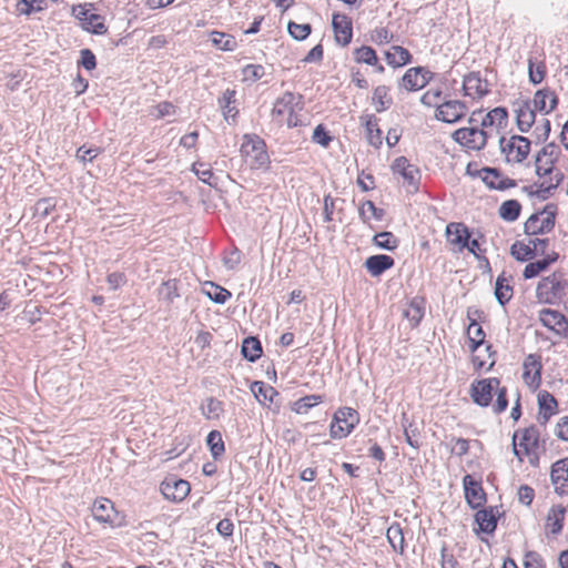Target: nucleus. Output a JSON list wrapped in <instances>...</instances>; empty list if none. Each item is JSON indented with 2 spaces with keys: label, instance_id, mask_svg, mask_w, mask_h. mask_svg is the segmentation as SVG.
<instances>
[{
  "label": "nucleus",
  "instance_id": "1",
  "mask_svg": "<svg viewBox=\"0 0 568 568\" xmlns=\"http://www.w3.org/2000/svg\"><path fill=\"white\" fill-rule=\"evenodd\" d=\"M493 394L497 396L493 410L495 414H501L508 407V399L507 388L500 386L499 378L489 377L474 381L470 385V397L473 402L480 407H487L491 404Z\"/></svg>",
  "mask_w": 568,
  "mask_h": 568
},
{
  "label": "nucleus",
  "instance_id": "2",
  "mask_svg": "<svg viewBox=\"0 0 568 568\" xmlns=\"http://www.w3.org/2000/svg\"><path fill=\"white\" fill-rule=\"evenodd\" d=\"M567 282L561 273L555 272L542 277L536 287V297L542 304H556L561 300Z\"/></svg>",
  "mask_w": 568,
  "mask_h": 568
},
{
  "label": "nucleus",
  "instance_id": "3",
  "mask_svg": "<svg viewBox=\"0 0 568 568\" xmlns=\"http://www.w3.org/2000/svg\"><path fill=\"white\" fill-rule=\"evenodd\" d=\"M557 205L548 203L545 207L531 214L524 224L527 235L546 234L554 230L556 224Z\"/></svg>",
  "mask_w": 568,
  "mask_h": 568
},
{
  "label": "nucleus",
  "instance_id": "4",
  "mask_svg": "<svg viewBox=\"0 0 568 568\" xmlns=\"http://www.w3.org/2000/svg\"><path fill=\"white\" fill-rule=\"evenodd\" d=\"M359 423L357 410L351 407L338 408L329 425V435L334 439L347 437Z\"/></svg>",
  "mask_w": 568,
  "mask_h": 568
},
{
  "label": "nucleus",
  "instance_id": "5",
  "mask_svg": "<svg viewBox=\"0 0 568 568\" xmlns=\"http://www.w3.org/2000/svg\"><path fill=\"white\" fill-rule=\"evenodd\" d=\"M241 153L251 161V166L253 169L265 168L270 162L266 144L264 140L256 134L244 135V142L241 145Z\"/></svg>",
  "mask_w": 568,
  "mask_h": 568
},
{
  "label": "nucleus",
  "instance_id": "6",
  "mask_svg": "<svg viewBox=\"0 0 568 568\" xmlns=\"http://www.w3.org/2000/svg\"><path fill=\"white\" fill-rule=\"evenodd\" d=\"M93 518L102 524H108L112 528L125 526V515L114 508V504L108 498H99L92 506Z\"/></svg>",
  "mask_w": 568,
  "mask_h": 568
},
{
  "label": "nucleus",
  "instance_id": "7",
  "mask_svg": "<svg viewBox=\"0 0 568 568\" xmlns=\"http://www.w3.org/2000/svg\"><path fill=\"white\" fill-rule=\"evenodd\" d=\"M453 139L458 144L475 151H480L486 146L487 132L478 125L460 128L453 133Z\"/></svg>",
  "mask_w": 568,
  "mask_h": 568
},
{
  "label": "nucleus",
  "instance_id": "8",
  "mask_svg": "<svg viewBox=\"0 0 568 568\" xmlns=\"http://www.w3.org/2000/svg\"><path fill=\"white\" fill-rule=\"evenodd\" d=\"M549 245L548 239H534L529 244L516 241L510 247L511 256L518 262H526L532 260L538 254L544 255Z\"/></svg>",
  "mask_w": 568,
  "mask_h": 568
},
{
  "label": "nucleus",
  "instance_id": "9",
  "mask_svg": "<svg viewBox=\"0 0 568 568\" xmlns=\"http://www.w3.org/2000/svg\"><path fill=\"white\" fill-rule=\"evenodd\" d=\"M72 12L80 21L82 29L87 32L99 36L108 32L104 18L101 14L90 12V10L82 4L73 7Z\"/></svg>",
  "mask_w": 568,
  "mask_h": 568
},
{
  "label": "nucleus",
  "instance_id": "10",
  "mask_svg": "<svg viewBox=\"0 0 568 568\" xmlns=\"http://www.w3.org/2000/svg\"><path fill=\"white\" fill-rule=\"evenodd\" d=\"M530 140L523 135H513L508 141L506 140L505 136H501L499 140L501 153L509 155L511 152L516 151V163H521L524 160L527 159L530 152Z\"/></svg>",
  "mask_w": 568,
  "mask_h": 568
},
{
  "label": "nucleus",
  "instance_id": "11",
  "mask_svg": "<svg viewBox=\"0 0 568 568\" xmlns=\"http://www.w3.org/2000/svg\"><path fill=\"white\" fill-rule=\"evenodd\" d=\"M539 320L545 327L568 339V320L562 313L542 308L539 312Z\"/></svg>",
  "mask_w": 568,
  "mask_h": 568
},
{
  "label": "nucleus",
  "instance_id": "12",
  "mask_svg": "<svg viewBox=\"0 0 568 568\" xmlns=\"http://www.w3.org/2000/svg\"><path fill=\"white\" fill-rule=\"evenodd\" d=\"M465 498L471 509H478L484 506L487 498L480 480L475 479L471 475L463 478Z\"/></svg>",
  "mask_w": 568,
  "mask_h": 568
},
{
  "label": "nucleus",
  "instance_id": "13",
  "mask_svg": "<svg viewBox=\"0 0 568 568\" xmlns=\"http://www.w3.org/2000/svg\"><path fill=\"white\" fill-rule=\"evenodd\" d=\"M190 483L181 478H166L161 484V491L165 499L171 501H182L190 494Z\"/></svg>",
  "mask_w": 568,
  "mask_h": 568
},
{
  "label": "nucleus",
  "instance_id": "14",
  "mask_svg": "<svg viewBox=\"0 0 568 568\" xmlns=\"http://www.w3.org/2000/svg\"><path fill=\"white\" fill-rule=\"evenodd\" d=\"M523 379L529 387L537 388L541 383V356L538 354H529L523 363Z\"/></svg>",
  "mask_w": 568,
  "mask_h": 568
},
{
  "label": "nucleus",
  "instance_id": "15",
  "mask_svg": "<svg viewBox=\"0 0 568 568\" xmlns=\"http://www.w3.org/2000/svg\"><path fill=\"white\" fill-rule=\"evenodd\" d=\"M332 28L335 41L342 47L351 43L353 37L352 19L345 13H334L332 17Z\"/></svg>",
  "mask_w": 568,
  "mask_h": 568
},
{
  "label": "nucleus",
  "instance_id": "16",
  "mask_svg": "<svg viewBox=\"0 0 568 568\" xmlns=\"http://www.w3.org/2000/svg\"><path fill=\"white\" fill-rule=\"evenodd\" d=\"M466 104L459 100L445 101L437 105L436 119L445 123H455L459 121L466 113Z\"/></svg>",
  "mask_w": 568,
  "mask_h": 568
},
{
  "label": "nucleus",
  "instance_id": "17",
  "mask_svg": "<svg viewBox=\"0 0 568 568\" xmlns=\"http://www.w3.org/2000/svg\"><path fill=\"white\" fill-rule=\"evenodd\" d=\"M499 513L494 507H487L477 510L475 514V523L478 525V529H475L476 534L484 532L491 535L497 528Z\"/></svg>",
  "mask_w": 568,
  "mask_h": 568
},
{
  "label": "nucleus",
  "instance_id": "18",
  "mask_svg": "<svg viewBox=\"0 0 568 568\" xmlns=\"http://www.w3.org/2000/svg\"><path fill=\"white\" fill-rule=\"evenodd\" d=\"M302 100V94H295L291 91L284 92L282 97L276 99L272 109V115L274 118L283 116L287 113H292V110L296 109V106L301 110Z\"/></svg>",
  "mask_w": 568,
  "mask_h": 568
},
{
  "label": "nucleus",
  "instance_id": "19",
  "mask_svg": "<svg viewBox=\"0 0 568 568\" xmlns=\"http://www.w3.org/2000/svg\"><path fill=\"white\" fill-rule=\"evenodd\" d=\"M558 412V402L548 390H541L538 394V422L546 425L550 417Z\"/></svg>",
  "mask_w": 568,
  "mask_h": 568
},
{
  "label": "nucleus",
  "instance_id": "20",
  "mask_svg": "<svg viewBox=\"0 0 568 568\" xmlns=\"http://www.w3.org/2000/svg\"><path fill=\"white\" fill-rule=\"evenodd\" d=\"M463 91L471 98H483L489 92L487 81L481 79L479 72H469L464 77Z\"/></svg>",
  "mask_w": 568,
  "mask_h": 568
},
{
  "label": "nucleus",
  "instance_id": "21",
  "mask_svg": "<svg viewBox=\"0 0 568 568\" xmlns=\"http://www.w3.org/2000/svg\"><path fill=\"white\" fill-rule=\"evenodd\" d=\"M516 124L520 132L527 133L536 121V111L531 106L530 101H521L517 103L515 109Z\"/></svg>",
  "mask_w": 568,
  "mask_h": 568
},
{
  "label": "nucleus",
  "instance_id": "22",
  "mask_svg": "<svg viewBox=\"0 0 568 568\" xmlns=\"http://www.w3.org/2000/svg\"><path fill=\"white\" fill-rule=\"evenodd\" d=\"M446 235L452 244L457 245L459 251H463L465 246H468L471 233L464 223L452 222L446 226Z\"/></svg>",
  "mask_w": 568,
  "mask_h": 568
},
{
  "label": "nucleus",
  "instance_id": "23",
  "mask_svg": "<svg viewBox=\"0 0 568 568\" xmlns=\"http://www.w3.org/2000/svg\"><path fill=\"white\" fill-rule=\"evenodd\" d=\"M557 104L558 98L549 88L538 90L534 95L532 109H535V111L538 110L548 114L556 109Z\"/></svg>",
  "mask_w": 568,
  "mask_h": 568
},
{
  "label": "nucleus",
  "instance_id": "24",
  "mask_svg": "<svg viewBox=\"0 0 568 568\" xmlns=\"http://www.w3.org/2000/svg\"><path fill=\"white\" fill-rule=\"evenodd\" d=\"M394 264L395 261L392 256L386 254H376L367 257L364 266L372 276L377 277L392 268Z\"/></svg>",
  "mask_w": 568,
  "mask_h": 568
},
{
  "label": "nucleus",
  "instance_id": "25",
  "mask_svg": "<svg viewBox=\"0 0 568 568\" xmlns=\"http://www.w3.org/2000/svg\"><path fill=\"white\" fill-rule=\"evenodd\" d=\"M361 122L365 126L366 139L369 145L379 149L383 144L382 130L378 128V119L374 114H364Z\"/></svg>",
  "mask_w": 568,
  "mask_h": 568
},
{
  "label": "nucleus",
  "instance_id": "26",
  "mask_svg": "<svg viewBox=\"0 0 568 568\" xmlns=\"http://www.w3.org/2000/svg\"><path fill=\"white\" fill-rule=\"evenodd\" d=\"M551 483L556 486V490H561L565 493V486L568 481V459H559L555 462L551 466L550 471Z\"/></svg>",
  "mask_w": 568,
  "mask_h": 568
},
{
  "label": "nucleus",
  "instance_id": "27",
  "mask_svg": "<svg viewBox=\"0 0 568 568\" xmlns=\"http://www.w3.org/2000/svg\"><path fill=\"white\" fill-rule=\"evenodd\" d=\"M250 388L254 397L262 405L273 403L274 397L278 396V392L273 386L262 381L253 382Z\"/></svg>",
  "mask_w": 568,
  "mask_h": 568
},
{
  "label": "nucleus",
  "instance_id": "28",
  "mask_svg": "<svg viewBox=\"0 0 568 568\" xmlns=\"http://www.w3.org/2000/svg\"><path fill=\"white\" fill-rule=\"evenodd\" d=\"M513 286L509 284V278L503 272L495 283V297L497 302L505 306L513 297Z\"/></svg>",
  "mask_w": 568,
  "mask_h": 568
},
{
  "label": "nucleus",
  "instance_id": "29",
  "mask_svg": "<svg viewBox=\"0 0 568 568\" xmlns=\"http://www.w3.org/2000/svg\"><path fill=\"white\" fill-rule=\"evenodd\" d=\"M235 94V90L226 89L223 92L222 97L219 98V106L223 112L225 121H229L230 119L234 120L239 113L237 109L234 105Z\"/></svg>",
  "mask_w": 568,
  "mask_h": 568
},
{
  "label": "nucleus",
  "instance_id": "30",
  "mask_svg": "<svg viewBox=\"0 0 568 568\" xmlns=\"http://www.w3.org/2000/svg\"><path fill=\"white\" fill-rule=\"evenodd\" d=\"M241 353L251 363L256 362L263 354L261 342L257 337L248 336L242 343Z\"/></svg>",
  "mask_w": 568,
  "mask_h": 568
},
{
  "label": "nucleus",
  "instance_id": "31",
  "mask_svg": "<svg viewBox=\"0 0 568 568\" xmlns=\"http://www.w3.org/2000/svg\"><path fill=\"white\" fill-rule=\"evenodd\" d=\"M385 59L390 67L399 68L410 62L412 54L400 45H393L392 50L385 53Z\"/></svg>",
  "mask_w": 568,
  "mask_h": 568
},
{
  "label": "nucleus",
  "instance_id": "32",
  "mask_svg": "<svg viewBox=\"0 0 568 568\" xmlns=\"http://www.w3.org/2000/svg\"><path fill=\"white\" fill-rule=\"evenodd\" d=\"M560 154V146L555 142H549L536 154L535 159L536 162H545V165L555 168Z\"/></svg>",
  "mask_w": 568,
  "mask_h": 568
},
{
  "label": "nucleus",
  "instance_id": "33",
  "mask_svg": "<svg viewBox=\"0 0 568 568\" xmlns=\"http://www.w3.org/2000/svg\"><path fill=\"white\" fill-rule=\"evenodd\" d=\"M386 537H387V540H388L389 545L392 546L393 550L403 555L404 548H405V538H404L403 528L400 527V525L398 523H393L387 528Z\"/></svg>",
  "mask_w": 568,
  "mask_h": 568
},
{
  "label": "nucleus",
  "instance_id": "34",
  "mask_svg": "<svg viewBox=\"0 0 568 568\" xmlns=\"http://www.w3.org/2000/svg\"><path fill=\"white\" fill-rule=\"evenodd\" d=\"M422 71L423 67L409 68L402 77L400 84L408 91H417L423 89L425 87V82H423L419 78Z\"/></svg>",
  "mask_w": 568,
  "mask_h": 568
},
{
  "label": "nucleus",
  "instance_id": "35",
  "mask_svg": "<svg viewBox=\"0 0 568 568\" xmlns=\"http://www.w3.org/2000/svg\"><path fill=\"white\" fill-rule=\"evenodd\" d=\"M203 292L212 302L216 304H224L232 297V293L229 290L213 282H207L203 288Z\"/></svg>",
  "mask_w": 568,
  "mask_h": 568
},
{
  "label": "nucleus",
  "instance_id": "36",
  "mask_svg": "<svg viewBox=\"0 0 568 568\" xmlns=\"http://www.w3.org/2000/svg\"><path fill=\"white\" fill-rule=\"evenodd\" d=\"M508 111L504 106H497L490 110L481 120L480 126L487 128L491 125L504 126L507 124Z\"/></svg>",
  "mask_w": 568,
  "mask_h": 568
},
{
  "label": "nucleus",
  "instance_id": "37",
  "mask_svg": "<svg viewBox=\"0 0 568 568\" xmlns=\"http://www.w3.org/2000/svg\"><path fill=\"white\" fill-rule=\"evenodd\" d=\"M467 335L471 353L476 352L485 343V332L476 320H470L467 327Z\"/></svg>",
  "mask_w": 568,
  "mask_h": 568
},
{
  "label": "nucleus",
  "instance_id": "38",
  "mask_svg": "<svg viewBox=\"0 0 568 568\" xmlns=\"http://www.w3.org/2000/svg\"><path fill=\"white\" fill-rule=\"evenodd\" d=\"M400 241L392 232L383 231L373 236V244L385 251H395Z\"/></svg>",
  "mask_w": 568,
  "mask_h": 568
},
{
  "label": "nucleus",
  "instance_id": "39",
  "mask_svg": "<svg viewBox=\"0 0 568 568\" xmlns=\"http://www.w3.org/2000/svg\"><path fill=\"white\" fill-rule=\"evenodd\" d=\"M565 508H551L547 515V528L551 535H559L562 530L564 518H565Z\"/></svg>",
  "mask_w": 568,
  "mask_h": 568
},
{
  "label": "nucleus",
  "instance_id": "40",
  "mask_svg": "<svg viewBox=\"0 0 568 568\" xmlns=\"http://www.w3.org/2000/svg\"><path fill=\"white\" fill-rule=\"evenodd\" d=\"M539 430L535 425H531L523 430L521 440L519 446L524 448L525 454L538 447Z\"/></svg>",
  "mask_w": 568,
  "mask_h": 568
},
{
  "label": "nucleus",
  "instance_id": "41",
  "mask_svg": "<svg viewBox=\"0 0 568 568\" xmlns=\"http://www.w3.org/2000/svg\"><path fill=\"white\" fill-rule=\"evenodd\" d=\"M178 285L179 281L176 278L163 282L158 290L159 297L168 304H172L175 298L180 297Z\"/></svg>",
  "mask_w": 568,
  "mask_h": 568
},
{
  "label": "nucleus",
  "instance_id": "42",
  "mask_svg": "<svg viewBox=\"0 0 568 568\" xmlns=\"http://www.w3.org/2000/svg\"><path fill=\"white\" fill-rule=\"evenodd\" d=\"M211 41L214 47L223 51H234L237 48L235 38L224 32H211Z\"/></svg>",
  "mask_w": 568,
  "mask_h": 568
},
{
  "label": "nucleus",
  "instance_id": "43",
  "mask_svg": "<svg viewBox=\"0 0 568 568\" xmlns=\"http://www.w3.org/2000/svg\"><path fill=\"white\" fill-rule=\"evenodd\" d=\"M499 216L506 222L516 221L521 212V205L517 200H507L499 206Z\"/></svg>",
  "mask_w": 568,
  "mask_h": 568
},
{
  "label": "nucleus",
  "instance_id": "44",
  "mask_svg": "<svg viewBox=\"0 0 568 568\" xmlns=\"http://www.w3.org/2000/svg\"><path fill=\"white\" fill-rule=\"evenodd\" d=\"M201 412L206 419H217L224 412V405L220 399L209 397L205 403L202 404Z\"/></svg>",
  "mask_w": 568,
  "mask_h": 568
},
{
  "label": "nucleus",
  "instance_id": "45",
  "mask_svg": "<svg viewBox=\"0 0 568 568\" xmlns=\"http://www.w3.org/2000/svg\"><path fill=\"white\" fill-rule=\"evenodd\" d=\"M373 103L376 106V112L381 113L387 110L393 100L388 97V88L386 85H378L373 92Z\"/></svg>",
  "mask_w": 568,
  "mask_h": 568
},
{
  "label": "nucleus",
  "instance_id": "46",
  "mask_svg": "<svg viewBox=\"0 0 568 568\" xmlns=\"http://www.w3.org/2000/svg\"><path fill=\"white\" fill-rule=\"evenodd\" d=\"M481 181L488 189L497 191H505L517 185V182L515 180L509 178H503L501 175L499 179H496L491 174H484V176H481Z\"/></svg>",
  "mask_w": 568,
  "mask_h": 568
},
{
  "label": "nucleus",
  "instance_id": "47",
  "mask_svg": "<svg viewBox=\"0 0 568 568\" xmlns=\"http://www.w3.org/2000/svg\"><path fill=\"white\" fill-rule=\"evenodd\" d=\"M206 444L214 459L221 457L225 452L224 442L219 430H211L206 437Z\"/></svg>",
  "mask_w": 568,
  "mask_h": 568
},
{
  "label": "nucleus",
  "instance_id": "48",
  "mask_svg": "<svg viewBox=\"0 0 568 568\" xmlns=\"http://www.w3.org/2000/svg\"><path fill=\"white\" fill-rule=\"evenodd\" d=\"M546 75V64L544 61H536L532 58L528 59V77L532 84H539L544 81Z\"/></svg>",
  "mask_w": 568,
  "mask_h": 568
},
{
  "label": "nucleus",
  "instance_id": "49",
  "mask_svg": "<svg viewBox=\"0 0 568 568\" xmlns=\"http://www.w3.org/2000/svg\"><path fill=\"white\" fill-rule=\"evenodd\" d=\"M322 402H323L322 395H316V394L307 395V396H304V397L297 399L294 403L293 410L296 414H306L312 407L321 404Z\"/></svg>",
  "mask_w": 568,
  "mask_h": 568
},
{
  "label": "nucleus",
  "instance_id": "50",
  "mask_svg": "<svg viewBox=\"0 0 568 568\" xmlns=\"http://www.w3.org/2000/svg\"><path fill=\"white\" fill-rule=\"evenodd\" d=\"M354 58L357 63L376 65L378 62L376 51L368 45H362L354 51Z\"/></svg>",
  "mask_w": 568,
  "mask_h": 568
},
{
  "label": "nucleus",
  "instance_id": "51",
  "mask_svg": "<svg viewBox=\"0 0 568 568\" xmlns=\"http://www.w3.org/2000/svg\"><path fill=\"white\" fill-rule=\"evenodd\" d=\"M47 8L45 0H19L17 10L20 14L30 16L33 12L43 11Z\"/></svg>",
  "mask_w": 568,
  "mask_h": 568
},
{
  "label": "nucleus",
  "instance_id": "52",
  "mask_svg": "<svg viewBox=\"0 0 568 568\" xmlns=\"http://www.w3.org/2000/svg\"><path fill=\"white\" fill-rule=\"evenodd\" d=\"M366 210H368L372 216L377 221H381L385 215V211L383 209L377 207L373 201L367 200L363 202L358 209V215L363 223L369 222V216L366 215Z\"/></svg>",
  "mask_w": 568,
  "mask_h": 568
},
{
  "label": "nucleus",
  "instance_id": "53",
  "mask_svg": "<svg viewBox=\"0 0 568 568\" xmlns=\"http://www.w3.org/2000/svg\"><path fill=\"white\" fill-rule=\"evenodd\" d=\"M564 174L562 172H557V183H548L546 184V182H542V183H539V184H535L538 186V189H536L535 193H536V197L539 199L540 201H546L550 194L552 193V191H555L564 181Z\"/></svg>",
  "mask_w": 568,
  "mask_h": 568
},
{
  "label": "nucleus",
  "instance_id": "54",
  "mask_svg": "<svg viewBox=\"0 0 568 568\" xmlns=\"http://www.w3.org/2000/svg\"><path fill=\"white\" fill-rule=\"evenodd\" d=\"M287 31L293 39L303 41L311 34L312 26L310 23L300 24L294 21H290L287 23Z\"/></svg>",
  "mask_w": 568,
  "mask_h": 568
},
{
  "label": "nucleus",
  "instance_id": "55",
  "mask_svg": "<svg viewBox=\"0 0 568 568\" xmlns=\"http://www.w3.org/2000/svg\"><path fill=\"white\" fill-rule=\"evenodd\" d=\"M402 178L406 182V184L410 187L409 192L415 193L419 189V182H420V171L416 165H412L408 168L407 171L403 172Z\"/></svg>",
  "mask_w": 568,
  "mask_h": 568
},
{
  "label": "nucleus",
  "instance_id": "56",
  "mask_svg": "<svg viewBox=\"0 0 568 568\" xmlns=\"http://www.w3.org/2000/svg\"><path fill=\"white\" fill-rule=\"evenodd\" d=\"M484 239L483 234H478L475 239L468 240V246H465V248L468 250L469 253H471L478 261H484L487 266H489L488 258L484 255L486 253L485 248H481L480 240Z\"/></svg>",
  "mask_w": 568,
  "mask_h": 568
},
{
  "label": "nucleus",
  "instance_id": "57",
  "mask_svg": "<svg viewBox=\"0 0 568 568\" xmlns=\"http://www.w3.org/2000/svg\"><path fill=\"white\" fill-rule=\"evenodd\" d=\"M466 174L471 178H478L481 176V174H491L494 178L499 179L501 172L499 169L490 166H485L478 170L475 162H469L466 166Z\"/></svg>",
  "mask_w": 568,
  "mask_h": 568
},
{
  "label": "nucleus",
  "instance_id": "58",
  "mask_svg": "<svg viewBox=\"0 0 568 568\" xmlns=\"http://www.w3.org/2000/svg\"><path fill=\"white\" fill-rule=\"evenodd\" d=\"M242 74L244 81L255 82L265 75V68L262 64H246Z\"/></svg>",
  "mask_w": 568,
  "mask_h": 568
},
{
  "label": "nucleus",
  "instance_id": "59",
  "mask_svg": "<svg viewBox=\"0 0 568 568\" xmlns=\"http://www.w3.org/2000/svg\"><path fill=\"white\" fill-rule=\"evenodd\" d=\"M548 268L547 262L541 260H537L535 262L528 263L523 272V276L526 280L534 278L538 276L541 272L546 271Z\"/></svg>",
  "mask_w": 568,
  "mask_h": 568
},
{
  "label": "nucleus",
  "instance_id": "60",
  "mask_svg": "<svg viewBox=\"0 0 568 568\" xmlns=\"http://www.w3.org/2000/svg\"><path fill=\"white\" fill-rule=\"evenodd\" d=\"M405 316L414 323V325H418L424 316V308L422 306V301H417L414 298L410 302L409 308L405 312Z\"/></svg>",
  "mask_w": 568,
  "mask_h": 568
},
{
  "label": "nucleus",
  "instance_id": "61",
  "mask_svg": "<svg viewBox=\"0 0 568 568\" xmlns=\"http://www.w3.org/2000/svg\"><path fill=\"white\" fill-rule=\"evenodd\" d=\"M440 568H459L457 558L449 551L446 542L440 547Z\"/></svg>",
  "mask_w": 568,
  "mask_h": 568
},
{
  "label": "nucleus",
  "instance_id": "62",
  "mask_svg": "<svg viewBox=\"0 0 568 568\" xmlns=\"http://www.w3.org/2000/svg\"><path fill=\"white\" fill-rule=\"evenodd\" d=\"M312 140L314 143H317L323 148H327L332 142L333 136L323 124H318L313 131Z\"/></svg>",
  "mask_w": 568,
  "mask_h": 568
},
{
  "label": "nucleus",
  "instance_id": "63",
  "mask_svg": "<svg viewBox=\"0 0 568 568\" xmlns=\"http://www.w3.org/2000/svg\"><path fill=\"white\" fill-rule=\"evenodd\" d=\"M78 64L87 71H92L97 68V58L90 49H82Z\"/></svg>",
  "mask_w": 568,
  "mask_h": 568
},
{
  "label": "nucleus",
  "instance_id": "64",
  "mask_svg": "<svg viewBox=\"0 0 568 568\" xmlns=\"http://www.w3.org/2000/svg\"><path fill=\"white\" fill-rule=\"evenodd\" d=\"M551 131V123L548 119H544L541 124H538L534 130L536 143H544L548 140Z\"/></svg>",
  "mask_w": 568,
  "mask_h": 568
}]
</instances>
